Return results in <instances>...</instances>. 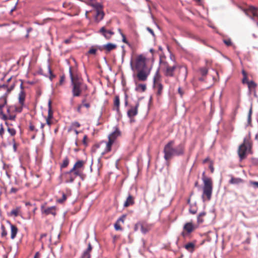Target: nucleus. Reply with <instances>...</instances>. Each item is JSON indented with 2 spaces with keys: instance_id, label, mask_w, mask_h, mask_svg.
I'll list each match as a JSON object with an SVG mask.
<instances>
[{
  "instance_id": "obj_1",
  "label": "nucleus",
  "mask_w": 258,
  "mask_h": 258,
  "mask_svg": "<svg viewBox=\"0 0 258 258\" xmlns=\"http://www.w3.org/2000/svg\"><path fill=\"white\" fill-rule=\"evenodd\" d=\"M147 58L143 54L137 55L133 60L131 61V67L133 71H136V75L134 77L139 82H145L147 80L150 74L152 67L147 66Z\"/></svg>"
},
{
  "instance_id": "obj_2",
  "label": "nucleus",
  "mask_w": 258,
  "mask_h": 258,
  "mask_svg": "<svg viewBox=\"0 0 258 258\" xmlns=\"http://www.w3.org/2000/svg\"><path fill=\"white\" fill-rule=\"evenodd\" d=\"M69 74L71 81L72 92L74 97L81 96L82 93L85 91L87 85L84 83L81 75L78 73L77 68L70 67Z\"/></svg>"
},
{
  "instance_id": "obj_3",
  "label": "nucleus",
  "mask_w": 258,
  "mask_h": 258,
  "mask_svg": "<svg viewBox=\"0 0 258 258\" xmlns=\"http://www.w3.org/2000/svg\"><path fill=\"white\" fill-rule=\"evenodd\" d=\"M85 163V161L78 160L70 171L61 174L60 178L66 183H73L77 176L83 180L85 176L83 173Z\"/></svg>"
},
{
  "instance_id": "obj_4",
  "label": "nucleus",
  "mask_w": 258,
  "mask_h": 258,
  "mask_svg": "<svg viewBox=\"0 0 258 258\" xmlns=\"http://www.w3.org/2000/svg\"><path fill=\"white\" fill-rule=\"evenodd\" d=\"M174 140L169 141L164 146L163 149L164 158L166 161H169L174 156H179L184 153V146L180 144L174 148Z\"/></svg>"
},
{
  "instance_id": "obj_5",
  "label": "nucleus",
  "mask_w": 258,
  "mask_h": 258,
  "mask_svg": "<svg viewBox=\"0 0 258 258\" xmlns=\"http://www.w3.org/2000/svg\"><path fill=\"white\" fill-rule=\"evenodd\" d=\"M160 64L164 75L167 77H174L176 70L181 68L176 62L171 60H168L165 57L160 58Z\"/></svg>"
},
{
  "instance_id": "obj_6",
  "label": "nucleus",
  "mask_w": 258,
  "mask_h": 258,
  "mask_svg": "<svg viewBox=\"0 0 258 258\" xmlns=\"http://www.w3.org/2000/svg\"><path fill=\"white\" fill-rule=\"evenodd\" d=\"M202 179L204 182L203 194L202 195L203 200L205 201V197H206L207 200L210 201L211 199L213 190V182L212 179L205 176V172L203 173Z\"/></svg>"
},
{
  "instance_id": "obj_7",
  "label": "nucleus",
  "mask_w": 258,
  "mask_h": 258,
  "mask_svg": "<svg viewBox=\"0 0 258 258\" xmlns=\"http://www.w3.org/2000/svg\"><path fill=\"white\" fill-rule=\"evenodd\" d=\"M161 81L159 70H157L153 78V87L156 92V95L158 97L161 96L163 90V86Z\"/></svg>"
},
{
  "instance_id": "obj_8",
  "label": "nucleus",
  "mask_w": 258,
  "mask_h": 258,
  "mask_svg": "<svg viewBox=\"0 0 258 258\" xmlns=\"http://www.w3.org/2000/svg\"><path fill=\"white\" fill-rule=\"evenodd\" d=\"M26 98V93L24 90H21L18 95L19 104L17 105V108L16 110L18 113H21L23 108L25 106V101Z\"/></svg>"
},
{
  "instance_id": "obj_9",
  "label": "nucleus",
  "mask_w": 258,
  "mask_h": 258,
  "mask_svg": "<svg viewBox=\"0 0 258 258\" xmlns=\"http://www.w3.org/2000/svg\"><path fill=\"white\" fill-rule=\"evenodd\" d=\"M110 23V21L107 22L106 25L102 27L99 31V33L107 40L110 39L112 36L114 34L112 29L108 30L107 29V26Z\"/></svg>"
},
{
  "instance_id": "obj_10",
  "label": "nucleus",
  "mask_w": 258,
  "mask_h": 258,
  "mask_svg": "<svg viewBox=\"0 0 258 258\" xmlns=\"http://www.w3.org/2000/svg\"><path fill=\"white\" fill-rule=\"evenodd\" d=\"M95 9V19L99 22L103 19L104 13L102 10V6L100 4H96L93 5Z\"/></svg>"
},
{
  "instance_id": "obj_11",
  "label": "nucleus",
  "mask_w": 258,
  "mask_h": 258,
  "mask_svg": "<svg viewBox=\"0 0 258 258\" xmlns=\"http://www.w3.org/2000/svg\"><path fill=\"white\" fill-rule=\"evenodd\" d=\"M139 106V103H137L135 106H131L130 109L127 112V115L128 117L130 118V121L133 122L134 121V117L137 115L138 112V107Z\"/></svg>"
},
{
  "instance_id": "obj_12",
  "label": "nucleus",
  "mask_w": 258,
  "mask_h": 258,
  "mask_svg": "<svg viewBox=\"0 0 258 258\" xmlns=\"http://www.w3.org/2000/svg\"><path fill=\"white\" fill-rule=\"evenodd\" d=\"M247 149V147L246 145L245 141H244V143L239 147L238 150V153L240 160H242L246 158Z\"/></svg>"
},
{
  "instance_id": "obj_13",
  "label": "nucleus",
  "mask_w": 258,
  "mask_h": 258,
  "mask_svg": "<svg viewBox=\"0 0 258 258\" xmlns=\"http://www.w3.org/2000/svg\"><path fill=\"white\" fill-rule=\"evenodd\" d=\"M41 210L42 213L45 214L46 215L51 214L53 216H55L56 214V208L55 206L45 208V206L44 205H42L41 206Z\"/></svg>"
},
{
  "instance_id": "obj_14",
  "label": "nucleus",
  "mask_w": 258,
  "mask_h": 258,
  "mask_svg": "<svg viewBox=\"0 0 258 258\" xmlns=\"http://www.w3.org/2000/svg\"><path fill=\"white\" fill-rule=\"evenodd\" d=\"M116 47L117 46L116 44L111 43H108L106 44L103 45L101 47H99V49L101 51H105L106 53H108L111 51L115 49L116 48Z\"/></svg>"
},
{
  "instance_id": "obj_15",
  "label": "nucleus",
  "mask_w": 258,
  "mask_h": 258,
  "mask_svg": "<svg viewBox=\"0 0 258 258\" xmlns=\"http://www.w3.org/2000/svg\"><path fill=\"white\" fill-rule=\"evenodd\" d=\"M8 93H6L0 97V114L3 112V108L7 104Z\"/></svg>"
},
{
  "instance_id": "obj_16",
  "label": "nucleus",
  "mask_w": 258,
  "mask_h": 258,
  "mask_svg": "<svg viewBox=\"0 0 258 258\" xmlns=\"http://www.w3.org/2000/svg\"><path fill=\"white\" fill-rule=\"evenodd\" d=\"M135 78V81L136 84V88L135 90L136 91L140 92H145L147 89V86L145 84H140L138 83V81H139L136 77Z\"/></svg>"
},
{
  "instance_id": "obj_17",
  "label": "nucleus",
  "mask_w": 258,
  "mask_h": 258,
  "mask_svg": "<svg viewBox=\"0 0 258 258\" xmlns=\"http://www.w3.org/2000/svg\"><path fill=\"white\" fill-rule=\"evenodd\" d=\"M120 100L118 96H115L113 101V109L115 110L118 114L120 113L119 109Z\"/></svg>"
},
{
  "instance_id": "obj_18",
  "label": "nucleus",
  "mask_w": 258,
  "mask_h": 258,
  "mask_svg": "<svg viewBox=\"0 0 258 258\" xmlns=\"http://www.w3.org/2000/svg\"><path fill=\"white\" fill-rule=\"evenodd\" d=\"M10 225L11 228V238L12 239H14L17 236L18 232V229L16 225L11 223H10Z\"/></svg>"
},
{
  "instance_id": "obj_19",
  "label": "nucleus",
  "mask_w": 258,
  "mask_h": 258,
  "mask_svg": "<svg viewBox=\"0 0 258 258\" xmlns=\"http://www.w3.org/2000/svg\"><path fill=\"white\" fill-rule=\"evenodd\" d=\"M135 204V198L129 195L127 198H126V201L124 203L123 206L124 207H128L130 206H132Z\"/></svg>"
},
{
  "instance_id": "obj_20",
  "label": "nucleus",
  "mask_w": 258,
  "mask_h": 258,
  "mask_svg": "<svg viewBox=\"0 0 258 258\" xmlns=\"http://www.w3.org/2000/svg\"><path fill=\"white\" fill-rule=\"evenodd\" d=\"M120 135V132L118 130L116 129L114 132L112 133L108 136V140L114 142L115 141L116 139Z\"/></svg>"
},
{
  "instance_id": "obj_21",
  "label": "nucleus",
  "mask_w": 258,
  "mask_h": 258,
  "mask_svg": "<svg viewBox=\"0 0 258 258\" xmlns=\"http://www.w3.org/2000/svg\"><path fill=\"white\" fill-rule=\"evenodd\" d=\"M183 229L187 233H190L195 229V227L191 222H188L184 224Z\"/></svg>"
},
{
  "instance_id": "obj_22",
  "label": "nucleus",
  "mask_w": 258,
  "mask_h": 258,
  "mask_svg": "<svg viewBox=\"0 0 258 258\" xmlns=\"http://www.w3.org/2000/svg\"><path fill=\"white\" fill-rule=\"evenodd\" d=\"M67 194H64L63 192H62V198L57 200V202L60 204H62L64 202L68 196H71V190L70 189H67Z\"/></svg>"
},
{
  "instance_id": "obj_23",
  "label": "nucleus",
  "mask_w": 258,
  "mask_h": 258,
  "mask_svg": "<svg viewBox=\"0 0 258 258\" xmlns=\"http://www.w3.org/2000/svg\"><path fill=\"white\" fill-rule=\"evenodd\" d=\"M92 249V247L90 243L88 244L87 249L84 251L81 258H90L91 255L90 252Z\"/></svg>"
},
{
  "instance_id": "obj_24",
  "label": "nucleus",
  "mask_w": 258,
  "mask_h": 258,
  "mask_svg": "<svg viewBox=\"0 0 258 258\" xmlns=\"http://www.w3.org/2000/svg\"><path fill=\"white\" fill-rule=\"evenodd\" d=\"M247 85L248 86L250 93L255 92V89L256 88L257 85L254 81H250V82H247Z\"/></svg>"
},
{
  "instance_id": "obj_25",
  "label": "nucleus",
  "mask_w": 258,
  "mask_h": 258,
  "mask_svg": "<svg viewBox=\"0 0 258 258\" xmlns=\"http://www.w3.org/2000/svg\"><path fill=\"white\" fill-rule=\"evenodd\" d=\"M113 143L114 142L108 140V142H106V147L102 154H105L110 152L111 151V147Z\"/></svg>"
},
{
  "instance_id": "obj_26",
  "label": "nucleus",
  "mask_w": 258,
  "mask_h": 258,
  "mask_svg": "<svg viewBox=\"0 0 258 258\" xmlns=\"http://www.w3.org/2000/svg\"><path fill=\"white\" fill-rule=\"evenodd\" d=\"M48 115H47V116L46 117V119H52L53 118V110L52 109L51 101L50 100H49L48 101Z\"/></svg>"
},
{
  "instance_id": "obj_27",
  "label": "nucleus",
  "mask_w": 258,
  "mask_h": 258,
  "mask_svg": "<svg viewBox=\"0 0 258 258\" xmlns=\"http://www.w3.org/2000/svg\"><path fill=\"white\" fill-rule=\"evenodd\" d=\"M21 207H17L16 208L12 210L10 214V215L14 216L15 217L18 216L21 214Z\"/></svg>"
},
{
  "instance_id": "obj_28",
  "label": "nucleus",
  "mask_w": 258,
  "mask_h": 258,
  "mask_svg": "<svg viewBox=\"0 0 258 258\" xmlns=\"http://www.w3.org/2000/svg\"><path fill=\"white\" fill-rule=\"evenodd\" d=\"M184 248L190 252H194L195 248V243L189 242L184 245Z\"/></svg>"
},
{
  "instance_id": "obj_29",
  "label": "nucleus",
  "mask_w": 258,
  "mask_h": 258,
  "mask_svg": "<svg viewBox=\"0 0 258 258\" xmlns=\"http://www.w3.org/2000/svg\"><path fill=\"white\" fill-rule=\"evenodd\" d=\"M16 108H17V105L8 106L7 107V115H10L15 112L18 113L17 111L16 110Z\"/></svg>"
},
{
  "instance_id": "obj_30",
  "label": "nucleus",
  "mask_w": 258,
  "mask_h": 258,
  "mask_svg": "<svg viewBox=\"0 0 258 258\" xmlns=\"http://www.w3.org/2000/svg\"><path fill=\"white\" fill-rule=\"evenodd\" d=\"M206 215V213L205 212H203L200 213L197 217V222L199 224H201L204 222V217Z\"/></svg>"
},
{
  "instance_id": "obj_31",
  "label": "nucleus",
  "mask_w": 258,
  "mask_h": 258,
  "mask_svg": "<svg viewBox=\"0 0 258 258\" xmlns=\"http://www.w3.org/2000/svg\"><path fill=\"white\" fill-rule=\"evenodd\" d=\"M242 179L240 178H235L232 176L229 182L230 184H238L242 182Z\"/></svg>"
},
{
  "instance_id": "obj_32",
  "label": "nucleus",
  "mask_w": 258,
  "mask_h": 258,
  "mask_svg": "<svg viewBox=\"0 0 258 258\" xmlns=\"http://www.w3.org/2000/svg\"><path fill=\"white\" fill-rule=\"evenodd\" d=\"M256 11L257 9L255 8L252 6H250L247 9V13H250L252 15L253 17H258L256 13Z\"/></svg>"
},
{
  "instance_id": "obj_33",
  "label": "nucleus",
  "mask_w": 258,
  "mask_h": 258,
  "mask_svg": "<svg viewBox=\"0 0 258 258\" xmlns=\"http://www.w3.org/2000/svg\"><path fill=\"white\" fill-rule=\"evenodd\" d=\"M70 163L69 159L68 157L64 158L62 161V163L60 165V168H64L68 167Z\"/></svg>"
},
{
  "instance_id": "obj_34",
  "label": "nucleus",
  "mask_w": 258,
  "mask_h": 258,
  "mask_svg": "<svg viewBox=\"0 0 258 258\" xmlns=\"http://www.w3.org/2000/svg\"><path fill=\"white\" fill-rule=\"evenodd\" d=\"M200 74L203 76H206L208 72V70L206 67L201 68L199 69Z\"/></svg>"
},
{
  "instance_id": "obj_35",
  "label": "nucleus",
  "mask_w": 258,
  "mask_h": 258,
  "mask_svg": "<svg viewBox=\"0 0 258 258\" xmlns=\"http://www.w3.org/2000/svg\"><path fill=\"white\" fill-rule=\"evenodd\" d=\"M47 68L49 74V79L50 80H52L55 77V75L53 74L50 66L49 65H48Z\"/></svg>"
},
{
  "instance_id": "obj_36",
  "label": "nucleus",
  "mask_w": 258,
  "mask_h": 258,
  "mask_svg": "<svg viewBox=\"0 0 258 258\" xmlns=\"http://www.w3.org/2000/svg\"><path fill=\"white\" fill-rule=\"evenodd\" d=\"M81 126L80 123L78 121H75L72 123L71 128L69 131L73 130L74 128L79 127Z\"/></svg>"
},
{
  "instance_id": "obj_37",
  "label": "nucleus",
  "mask_w": 258,
  "mask_h": 258,
  "mask_svg": "<svg viewBox=\"0 0 258 258\" xmlns=\"http://www.w3.org/2000/svg\"><path fill=\"white\" fill-rule=\"evenodd\" d=\"M197 210H198L197 207L196 206H194L192 205H191L190 207V208L189 209V211L190 213H191L192 214H195L197 212Z\"/></svg>"
},
{
  "instance_id": "obj_38",
  "label": "nucleus",
  "mask_w": 258,
  "mask_h": 258,
  "mask_svg": "<svg viewBox=\"0 0 258 258\" xmlns=\"http://www.w3.org/2000/svg\"><path fill=\"white\" fill-rule=\"evenodd\" d=\"M1 230H2V233L1 236L2 237H5L7 235V231L5 228V227L4 225H2L1 226Z\"/></svg>"
},
{
  "instance_id": "obj_39",
  "label": "nucleus",
  "mask_w": 258,
  "mask_h": 258,
  "mask_svg": "<svg viewBox=\"0 0 258 258\" xmlns=\"http://www.w3.org/2000/svg\"><path fill=\"white\" fill-rule=\"evenodd\" d=\"M141 228L142 232L144 234L146 233L149 230V228L148 226H145L143 224H141Z\"/></svg>"
},
{
  "instance_id": "obj_40",
  "label": "nucleus",
  "mask_w": 258,
  "mask_h": 258,
  "mask_svg": "<svg viewBox=\"0 0 258 258\" xmlns=\"http://www.w3.org/2000/svg\"><path fill=\"white\" fill-rule=\"evenodd\" d=\"M8 132L12 136H14L16 134V131L13 128H10L8 126Z\"/></svg>"
},
{
  "instance_id": "obj_41",
  "label": "nucleus",
  "mask_w": 258,
  "mask_h": 258,
  "mask_svg": "<svg viewBox=\"0 0 258 258\" xmlns=\"http://www.w3.org/2000/svg\"><path fill=\"white\" fill-rule=\"evenodd\" d=\"M29 131L31 132H35V133L38 132V130L35 128V126L32 123V122L29 123Z\"/></svg>"
},
{
  "instance_id": "obj_42",
  "label": "nucleus",
  "mask_w": 258,
  "mask_h": 258,
  "mask_svg": "<svg viewBox=\"0 0 258 258\" xmlns=\"http://www.w3.org/2000/svg\"><path fill=\"white\" fill-rule=\"evenodd\" d=\"M114 228L117 231H121L122 228L120 225V223L116 221L114 224Z\"/></svg>"
},
{
  "instance_id": "obj_43",
  "label": "nucleus",
  "mask_w": 258,
  "mask_h": 258,
  "mask_svg": "<svg viewBox=\"0 0 258 258\" xmlns=\"http://www.w3.org/2000/svg\"><path fill=\"white\" fill-rule=\"evenodd\" d=\"M223 42L227 46H230L232 44V41L230 39H224Z\"/></svg>"
},
{
  "instance_id": "obj_44",
  "label": "nucleus",
  "mask_w": 258,
  "mask_h": 258,
  "mask_svg": "<svg viewBox=\"0 0 258 258\" xmlns=\"http://www.w3.org/2000/svg\"><path fill=\"white\" fill-rule=\"evenodd\" d=\"M1 128H0V137L2 139H3L4 138V134L5 133L4 128L3 127V125L2 124H1Z\"/></svg>"
},
{
  "instance_id": "obj_45",
  "label": "nucleus",
  "mask_w": 258,
  "mask_h": 258,
  "mask_svg": "<svg viewBox=\"0 0 258 258\" xmlns=\"http://www.w3.org/2000/svg\"><path fill=\"white\" fill-rule=\"evenodd\" d=\"M125 217H126V215H123L121 217H120L117 219V220L116 221H117L119 223L121 222V223H123L124 222V220H125Z\"/></svg>"
},
{
  "instance_id": "obj_46",
  "label": "nucleus",
  "mask_w": 258,
  "mask_h": 258,
  "mask_svg": "<svg viewBox=\"0 0 258 258\" xmlns=\"http://www.w3.org/2000/svg\"><path fill=\"white\" fill-rule=\"evenodd\" d=\"M16 115L15 113H13L12 114H11L10 115H8V119L11 120H14L16 118Z\"/></svg>"
},
{
  "instance_id": "obj_47",
  "label": "nucleus",
  "mask_w": 258,
  "mask_h": 258,
  "mask_svg": "<svg viewBox=\"0 0 258 258\" xmlns=\"http://www.w3.org/2000/svg\"><path fill=\"white\" fill-rule=\"evenodd\" d=\"M120 35L122 38V41L126 44H128L129 43L126 40L125 35L122 32H120Z\"/></svg>"
},
{
  "instance_id": "obj_48",
  "label": "nucleus",
  "mask_w": 258,
  "mask_h": 258,
  "mask_svg": "<svg viewBox=\"0 0 258 258\" xmlns=\"http://www.w3.org/2000/svg\"><path fill=\"white\" fill-rule=\"evenodd\" d=\"M97 51V49L96 48H94L93 47H92L90 49V50L88 51V53L90 54H95Z\"/></svg>"
},
{
  "instance_id": "obj_49",
  "label": "nucleus",
  "mask_w": 258,
  "mask_h": 258,
  "mask_svg": "<svg viewBox=\"0 0 258 258\" xmlns=\"http://www.w3.org/2000/svg\"><path fill=\"white\" fill-rule=\"evenodd\" d=\"M64 81H65V76L64 75H62L60 77V80H59V84L60 85H62L63 84Z\"/></svg>"
},
{
  "instance_id": "obj_50",
  "label": "nucleus",
  "mask_w": 258,
  "mask_h": 258,
  "mask_svg": "<svg viewBox=\"0 0 258 258\" xmlns=\"http://www.w3.org/2000/svg\"><path fill=\"white\" fill-rule=\"evenodd\" d=\"M82 105L87 108H89L90 107V105L88 103H85V99L82 101Z\"/></svg>"
},
{
  "instance_id": "obj_51",
  "label": "nucleus",
  "mask_w": 258,
  "mask_h": 258,
  "mask_svg": "<svg viewBox=\"0 0 258 258\" xmlns=\"http://www.w3.org/2000/svg\"><path fill=\"white\" fill-rule=\"evenodd\" d=\"M18 190V189L15 187H12L10 189V194H15Z\"/></svg>"
},
{
  "instance_id": "obj_52",
  "label": "nucleus",
  "mask_w": 258,
  "mask_h": 258,
  "mask_svg": "<svg viewBox=\"0 0 258 258\" xmlns=\"http://www.w3.org/2000/svg\"><path fill=\"white\" fill-rule=\"evenodd\" d=\"M178 92L180 94V97H182L184 94V91L182 89L181 87L178 88Z\"/></svg>"
},
{
  "instance_id": "obj_53",
  "label": "nucleus",
  "mask_w": 258,
  "mask_h": 258,
  "mask_svg": "<svg viewBox=\"0 0 258 258\" xmlns=\"http://www.w3.org/2000/svg\"><path fill=\"white\" fill-rule=\"evenodd\" d=\"M46 124L49 126V127H50L51 124L53 123V121H52V119H46Z\"/></svg>"
},
{
  "instance_id": "obj_54",
  "label": "nucleus",
  "mask_w": 258,
  "mask_h": 258,
  "mask_svg": "<svg viewBox=\"0 0 258 258\" xmlns=\"http://www.w3.org/2000/svg\"><path fill=\"white\" fill-rule=\"evenodd\" d=\"M209 168L211 170V172L213 173L214 172V168L213 164L212 162H210V164L209 165Z\"/></svg>"
},
{
  "instance_id": "obj_55",
  "label": "nucleus",
  "mask_w": 258,
  "mask_h": 258,
  "mask_svg": "<svg viewBox=\"0 0 258 258\" xmlns=\"http://www.w3.org/2000/svg\"><path fill=\"white\" fill-rule=\"evenodd\" d=\"M250 183L252 185L258 188V182L257 181H250Z\"/></svg>"
},
{
  "instance_id": "obj_56",
  "label": "nucleus",
  "mask_w": 258,
  "mask_h": 258,
  "mask_svg": "<svg viewBox=\"0 0 258 258\" xmlns=\"http://www.w3.org/2000/svg\"><path fill=\"white\" fill-rule=\"evenodd\" d=\"M242 83H243V84H245V83L247 84V82H249V81H248V80H247V76H244V77H243V79H242Z\"/></svg>"
},
{
  "instance_id": "obj_57",
  "label": "nucleus",
  "mask_w": 258,
  "mask_h": 258,
  "mask_svg": "<svg viewBox=\"0 0 258 258\" xmlns=\"http://www.w3.org/2000/svg\"><path fill=\"white\" fill-rule=\"evenodd\" d=\"M3 115V119L5 120H6L8 119V115H6L5 114H4L3 113L1 114Z\"/></svg>"
},
{
  "instance_id": "obj_58",
  "label": "nucleus",
  "mask_w": 258,
  "mask_h": 258,
  "mask_svg": "<svg viewBox=\"0 0 258 258\" xmlns=\"http://www.w3.org/2000/svg\"><path fill=\"white\" fill-rule=\"evenodd\" d=\"M82 106H83L82 104H81V105H79L78 106V107H77V111H78V112H79V113H80V112H81V108H82Z\"/></svg>"
},
{
  "instance_id": "obj_59",
  "label": "nucleus",
  "mask_w": 258,
  "mask_h": 258,
  "mask_svg": "<svg viewBox=\"0 0 258 258\" xmlns=\"http://www.w3.org/2000/svg\"><path fill=\"white\" fill-rule=\"evenodd\" d=\"M87 139V136L86 135L84 136V137L83 138V142L84 144H85V145L87 144V143H86Z\"/></svg>"
},
{
  "instance_id": "obj_60",
  "label": "nucleus",
  "mask_w": 258,
  "mask_h": 258,
  "mask_svg": "<svg viewBox=\"0 0 258 258\" xmlns=\"http://www.w3.org/2000/svg\"><path fill=\"white\" fill-rule=\"evenodd\" d=\"M251 113H252V109L250 108L249 111V113H248V120H250V118H251Z\"/></svg>"
},
{
  "instance_id": "obj_61",
  "label": "nucleus",
  "mask_w": 258,
  "mask_h": 258,
  "mask_svg": "<svg viewBox=\"0 0 258 258\" xmlns=\"http://www.w3.org/2000/svg\"><path fill=\"white\" fill-rule=\"evenodd\" d=\"M34 258H40V253L39 252L35 253Z\"/></svg>"
},
{
  "instance_id": "obj_62",
  "label": "nucleus",
  "mask_w": 258,
  "mask_h": 258,
  "mask_svg": "<svg viewBox=\"0 0 258 258\" xmlns=\"http://www.w3.org/2000/svg\"><path fill=\"white\" fill-rule=\"evenodd\" d=\"M119 237V236H117V235H114L113 237V241L114 242H115L117 239H118Z\"/></svg>"
},
{
  "instance_id": "obj_63",
  "label": "nucleus",
  "mask_w": 258,
  "mask_h": 258,
  "mask_svg": "<svg viewBox=\"0 0 258 258\" xmlns=\"http://www.w3.org/2000/svg\"><path fill=\"white\" fill-rule=\"evenodd\" d=\"M46 236H47V234H46V233H43V234H41L40 238V240H42V239L43 237H46Z\"/></svg>"
},
{
  "instance_id": "obj_64",
  "label": "nucleus",
  "mask_w": 258,
  "mask_h": 258,
  "mask_svg": "<svg viewBox=\"0 0 258 258\" xmlns=\"http://www.w3.org/2000/svg\"><path fill=\"white\" fill-rule=\"evenodd\" d=\"M147 30L153 35H154V32L152 30V29H151V28H147Z\"/></svg>"
}]
</instances>
